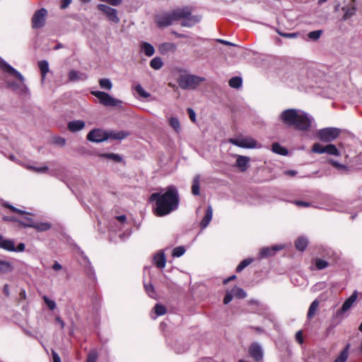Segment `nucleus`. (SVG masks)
<instances>
[{
    "label": "nucleus",
    "mask_w": 362,
    "mask_h": 362,
    "mask_svg": "<svg viewBox=\"0 0 362 362\" xmlns=\"http://www.w3.org/2000/svg\"><path fill=\"white\" fill-rule=\"evenodd\" d=\"M149 201L154 203L153 212L157 216H164L177 209L179 204V195L174 186H169L164 193L151 194Z\"/></svg>",
    "instance_id": "f257e3e1"
},
{
    "label": "nucleus",
    "mask_w": 362,
    "mask_h": 362,
    "mask_svg": "<svg viewBox=\"0 0 362 362\" xmlns=\"http://www.w3.org/2000/svg\"><path fill=\"white\" fill-rule=\"evenodd\" d=\"M280 121L287 127L305 132L311 127L313 120L308 113L298 109H287L279 116Z\"/></svg>",
    "instance_id": "f03ea898"
},
{
    "label": "nucleus",
    "mask_w": 362,
    "mask_h": 362,
    "mask_svg": "<svg viewBox=\"0 0 362 362\" xmlns=\"http://www.w3.org/2000/svg\"><path fill=\"white\" fill-rule=\"evenodd\" d=\"M129 135V133L125 131H105L100 129H95L88 134L87 139L92 142L100 143L109 139L122 140Z\"/></svg>",
    "instance_id": "7ed1b4c3"
},
{
    "label": "nucleus",
    "mask_w": 362,
    "mask_h": 362,
    "mask_svg": "<svg viewBox=\"0 0 362 362\" xmlns=\"http://www.w3.org/2000/svg\"><path fill=\"white\" fill-rule=\"evenodd\" d=\"M187 11L176 8L170 11H162L156 15L155 22L158 28H163L171 25L174 22L181 20L186 16Z\"/></svg>",
    "instance_id": "20e7f679"
},
{
    "label": "nucleus",
    "mask_w": 362,
    "mask_h": 362,
    "mask_svg": "<svg viewBox=\"0 0 362 362\" xmlns=\"http://www.w3.org/2000/svg\"><path fill=\"white\" fill-rule=\"evenodd\" d=\"M0 69H1L4 72L10 74L11 75L16 77L19 81L21 83V85H17L15 82L6 81V84L8 87L13 88V90H21V91H25L27 90V87L24 83L25 78L23 76L12 67L10 64H8L4 59H0Z\"/></svg>",
    "instance_id": "39448f33"
},
{
    "label": "nucleus",
    "mask_w": 362,
    "mask_h": 362,
    "mask_svg": "<svg viewBox=\"0 0 362 362\" xmlns=\"http://www.w3.org/2000/svg\"><path fill=\"white\" fill-rule=\"evenodd\" d=\"M204 81V78L202 77L186 74L181 75L177 80V83L182 89L192 90L195 89Z\"/></svg>",
    "instance_id": "423d86ee"
},
{
    "label": "nucleus",
    "mask_w": 362,
    "mask_h": 362,
    "mask_svg": "<svg viewBox=\"0 0 362 362\" xmlns=\"http://www.w3.org/2000/svg\"><path fill=\"white\" fill-rule=\"evenodd\" d=\"M90 93L99 100L100 104L106 107L121 106L122 101L113 98L110 94L100 90L91 91Z\"/></svg>",
    "instance_id": "0eeeda50"
},
{
    "label": "nucleus",
    "mask_w": 362,
    "mask_h": 362,
    "mask_svg": "<svg viewBox=\"0 0 362 362\" xmlns=\"http://www.w3.org/2000/svg\"><path fill=\"white\" fill-rule=\"evenodd\" d=\"M341 130L335 127H327L318 130L316 136L322 142L329 143L335 140L340 134Z\"/></svg>",
    "instance_id": "6e6552de"
},
{
    "label": "nucleus",
    "mask_w": 362,
    "mask_h": 362,
    "mask_svg": "<svg viewBox=\"0 0 362 362\" xmlns=\"http://www.w3.org/2000/svg\"><path fill=\"white\" fill-rule=\"evenodd\" d=\"M7 208L10 209L12 212L18 214L21 216L18 218H13V220L18 223H19L20 225L23 226L25 228L29 227L33 228L35 220L31 218L30 214L23 210L18 209L12 205L6 204L5 205Z\"/></svg>",
    "instance_id": "1a4fd4ad"
},
{
    "label": "nucleus",
    "mask_w": 362,
    "mask_h": 362,
    "mask_svg": "<svg viewBox=\"0 0 362 362\" xmlns=\"http://www.w3.org/2000/svg\"><path fill=\"white\" fill-rule=\"evenodd\" d=\"M228 142L243 148H255L257 147V142L252 137L240 136L236 138H230Z\"/></svg>",
    "instance_id": "9d476101"
},
{
    "label": "nucleus",
    "mask_w": 362,
    "mask_h": 362,
    "mask_svg": "<svg viewBox=\"0 0 362 362\" xmlns=\"http://www.w3.org/2000/svg\"><path fill=\"white\" fill-rule=\"evenodd\" d=\"M312 151L319 154L327 153L329 155H333L336 156H340V151L334 144H328L325 146H323L319 143H315L312 147Z\"/></svg>",
    "instance_id": "9b49d317"
},
{
    "label": "nucleus",
    "mask_w": 362,
    "mask_h": 362,
    "mask_svg": "<svg viewBox=\"0 0 362 362\" xmlns=\"http://www.w3.org/2000/svg\"><path fill=\"white\" fill-rule=\"evenodd\" d=\"M47 11L45 8L36 11L32 18V27L34 29L41 28L45 25Z\"/></svg>",
    "instance_id": "f8f14e48"
},
{
    "label": "nucleus",
    "mask_w": 362,
    "mask_h": 362,
    "mask_svg": "<svg viewBox=\"0 0 362 362\" xmlns=\"http://www.w3.org/2000/svg\"><path fill=\"white\" fill-rule=\"evenodd\" d=\"M98 8L100 11L103 12L107 18L115 23L119 22V18L117 16V11L111 8L105 4H98Z\"/></svg>",
    "instance_id": "ddd939ff"
},
{
    "label": "nucleus",
    "mask_w": 362,
    "mask_h": 362,
    "mask_svg": "<svg viewBox=\"0 0 362 362\" xmlns=\"http://www.w3.org/2000/svg\"><path fill=\"white\" fill-rule=\"evenodd\" d=\"M179 10H185L187 11L186 16L181 18V20H182L181 22L182 26L190 28L199 22L198 18L191 16V12L188 8H179Z\"/></svg>",
    "instance_id": "4468645a"
},
{
    "label": "nucleus",
    "mask_w": 362,
    "mask_h": 362,
    "mask_svg": "<svg viewBox=\"0 0 362 362\" xmlns=\"http://www.w3.org/2000/svg\"><path fill=\"white\" fill-rule=\"evenodd\" d=\"M249 354L256 361H259L263 358V350L257 343H253L249 348Z\"/></svg>",
    "instance_id": "2eb2a0df"
},
{
    "label": "nucleus",
    "mask_w": 362,
    "mask_h": 362,
    "mask_svg": "<svg viewBox=\"0 0 362 362\" xmlns=\"http://www.w3.org/2000/svg\"><path fill=\"white\" fill-rule=\"evenodd\" d=\"M88 77L87 74L74 69L71 70L68 74V78L70 82L86 81Z\"/></svg>",
    "instance_id": "dca6fc26"
},
{
    "label": "nucleus",
    "mask_w": 362,
    "mask_h": 362,
    "mask_svg": "<svg viewBox=\"0 0 362 362\" xmlns=\"http://www.w3.org/2000/svg\"><path fill=\"white\" fill-rule=\"evenodd\" d=\"M283 248L282 245H274L272 247H263L259 251L260 258H265L274 255L276 251Z\"/></svg>",
    "instance_id": "f3484780"
},
{
    "label": "nucleus",
    "mask_w": 362,
    "mask_h": 362,
    "mask_svg": "<svg viewBox=\"0 0 362 362\" xmlns=\"http://www.w3.org/2000/svg\"><path fill=\"white\" fill-rule=\"evenodd\" d=\"M236 157V166L240 170V171L245 172L248 168V163L250 158L247 156L240 155H237Z\"/></svg>",
    "instance_id": "a211bd4d"
},
{
    "label": "nucleus",
    "mask_w": 362,
    "mask_h": 362,
    "mask_svg": "<svg viewBox=\"0 0 362 362\" xmlns=\"http://www.w3.org/2000/svg\"><path fill=\"white\" fill-rule=\"evenodd\" d=\"M177 49L175 44L173 42H164L159 45L158 51L161 54H167L169 52H175Z\"/></svg>",
    "instance_id": "6ab92c4d"
},
{
    "label": "nucleus",
    "mask_w": 362,
    "mask_h": 362,
    "mask_svg": "<svg viewBox=\"0 0 362 362\" xmlns=\"http://www.w3.org/2000/svg\"><path fill=\"white\" fill-rule=\"evenodd\" d=\"M0 247L8 251H16L14 242L12 240L4 239L0 234Z\"/></svg>",
    "instance_id": "aec40b11"
},
{
    "label": "nucleus",
    "mask_w": 362,
    "mask_h": 362,
    "mask_svg": "<svg viewBox=\"0 0 362 362\" xmlns=\"http://www.w3.org/2000/svg\"><path fill=\"white\" fill-rule=\"evenodd\" d=\"M212 215H213L212 207L211 205H209L207 206L206 214L200 223V226L202 229L206 228L207 226L209 224V223L212 218Z\"/></svg>",
    "instance_id": "412c9836"
},
{
    "label": "nucleus",
    "mask_w": 362,
    "mask_h": 362,
    "mask_svg": "<svg viewBox=\"0 0 362 362\" xmlns=\"http://www.w3.org/2000/svg\"><path fill=\"white\" fill-rule=\"evenodd\" d=\"M153 261L157 267L163 269L166 264L165 254L163 251L158 252L153 258Z\"/></svg>",
    "instance_id": "4be33fe9"
},
{
    "label": "nucleus",
    "mask_w": 362,
    "mask_h": 362,
    "mask_svg": "<svg viewBox=\"0 0 362 362\" xmlns=\"http://www.w3.org/2000/svg\"><path fill=\"white\" fill-rule=\"evenodd\" d=\"M357 297H358V293L356 291H355L351 294V296L344 302V303L341 306V310L344 312L347 311L353 305L354 302L356 300Z\"/></svg>",
    "instance_id": "5701e85b"
},
{
    "label": "nucleus",
    "mask_w": 362,
    "mask_h": 362,
    "mask_svg": "<svg viewBox=\"0 0 362 362\" xmlns=\"http://www.w3.org/2000/svg\"><path fill=\"white\" fill-rule=\"evenodd\" d=\"M85 127V122L82 120H74L68 124V129L72 132H76L83 129Z\"/></svg>",
    "instance_id": "b1692460"
},
{
    "label": "nucleus",
    "mask_w": 362,
    "mask_h": 362,
    "mask_svg": "<svg viewBox=\"0 0 362 362\" xmlns=\"http://www.w3.org/2000/svg\"><path fill=\"white\" fill-rule=\"evenodd\" d=\"M140 48L142 52L145 54L147 57H151L155 53V49L153 46L147 42H143L140 45Z\"/></svg>",
    "instance_id": "393cba45"
},
{
    "label": "nucleus",
    "mask_w": 362,
    "mask_h": 362,
    "mask_svg": "<svg viewBox=\"0 0 362 362\" xmlns=\"http://www.w3.org/2000/svg\"><path fill=\"white\" fill-rule=\"evenodd\" d=\"M200 182H201V175H196L192 180V193L193 195L198 196L200 194Z\"/></svg>",
    "instance_id": "a878e982"
},
{
    "label": "nucleus",
    "mask_w": 362,
    "mask_h": 362,
    "mask_svg": "<svg viewBox=\"0 0 362 362\" xmlns=\"http://www.w3.org/2000/svg\"><path fill=\"white\" fill-rule=\"evenodd\" d=\"M33 228L37 232H45L49 230L52 228V224L49 222H40L35 221Z\"/></svg>",
    "instance_id": "bb28decb"
},
{
    "label": "nucleus",
    "mask_w": 362,
    "mask_h": 362,
    "mask_svg": "<svg viewBox=\"0 0 362 362\" xmlns=\"http://www.w3.org/2000/svg\"><path fill=\"white\" fill-rule=\"evenodd\" d=\"M342 11H344L342 18L346 21L356 14V7L354 4H351L349 7H343Z\"/></svg>",
    "instance_id": "cd10ccee"
},
{
    "label": "nucleus",
    "mask_w": 362,
    "mask_h": 362,
    "mask_svg": "<svg viewBox=\"0 0 362 362\" xmlns=\"http://www.w3.org/2000/svg\"><path fill=\"white\" fill-rule=\"evenodd\" d=\"M38 66H39V69L40 70L41 75H42V82L43 83L45 79L46 74L49 71V64H48L47 61L42 60L38 62Z\"/></svg>",
    "instance_id": "c85d7f7f"
},
{
    "label": "nucleus",
    "mask_w": 362,
    "mask_h": 362,
    "mask_svg": "<svg viewBox=\"0 0 362 362\" xmlns=\"http://www.w3.org/2000/svg\"><path fill=\"white\" fill-rule=\"evenodd\" d=\"M350 344H348L345 348L341 351L334 362H346L349 356V351Z\"/></svg>",
    "instance_id": "c756f323"
},
{
    "label": "nucleus",
    "mask_w": 362,
    "mask_h": 362,
    "mask_svg": "<svg viewBox=\"0 0 362 362\" xmlns=\"http://www.w3.org/2000/svg\"><path fill=\"white\" fill-rule=\"evenodd\" d=\"M13 269V266L9 262L0 260V273H8L12 272Z\"/></svg>",
    "instance_id": "7c9ffc66"
},
{
    "label": "nucleus",
    "mask_w": 362,
    "mask_h": 362,
    "mask_svg": "<svg viewBox=\"0 0 362 362\" xmlns=\"http://www.w3.org/2000/svg\"><path fill=\"white\" fill-rule=\"evenodd\" d=\"M272 150L274 153L279 154V155L286 156L288 154L287 149L284 148L283 146H281L278 143H274L272 144Z\"/></svg>",
    "instance_id": "2f4dec72"
},
{
    "label": "nucleus",
    "mask_w": 362,
    "mask_h": 362,
    "mask_svg": "<svg viewBox=\"0 0 362 362\" xmlns=\"http://www.w3.org/2000/svg\"><path fill=\"white\" fill-rule=\"evenodd\" d=\"M308 244L307 238L304 237H300L296 241V247L300 251H303Z\"/></svg>",
    "instance_id": "473e14b6"
},
{
    "label": "nucleus",
    "mask_w": 362,
    "mask_h": 362,
    "mask_svg": "<svg viewBox=\"0 0 362 362\" xmlns=\"http://www.w3.org/2000/svg\"><path fill=\"white\" fill-rule=\"evenodd\" d=\"M163 66V62L159 57H154L150 62V66L155 70H159Z\"/></svg>",
    "instance_id": "72a5a7b5"
},
{
    "label": "nucleus",
    "mask_w": 362,
    "mask_h": 362,
    "mask_svg": "<svg viewBox=\"0 0 362 362\" xmlns=\"http://www.w3.org/2000/svg\"><path fill=\"white\" fill-rule=\"evenodd\" d=\"M319 307V302L317 300H315L310 305V308L308 309V317L309 319H311L314 317V315L316 314V311L318 309Z\"/></svg>",
    "instance_id": "f704fd0d"
},
{
    "label": "nucleus",
    "mask_w": 362,
    "mask_h": 362,
    "mask_svg": "<svg viewBox=\"0 0 362 362\" xmlns=\"http://www.w3.org/2000/svg\"><path fill=\"white\" fill-rule=\"evenodd\" d=\"M229 86L234 88H238L242 86L243 80L239 76H235L229 80Z\"/></svg>",
    "instance_id": "c9c22d12"
},
{
    "label": "nucleus",
    "mask_w": 362,
    "mask_h": 362,
    "mask_svg": "<svg viewBox=\"0 0 362 362\" xmlns=\"http://www.w3.org/2000/svg\"><path fill=\"white\" fill-rule=\"evenodd\" d=\"M231 291L233 296L238 298H245L247 296L246 292L241 288L235 286Z\"/></svg>",
    "instance_id": "e433bc0d"
},
{
    "label": "nucleus",
    "mask_w": 362,
    "mask_h": 362,
    "mask_svg": "<svg viewBox=\"0 0 362 362\" xmlns=\"http://www.w3.org/2000/svg\"><path fill=\"white\" fill-rule=\"evenodd\" d=\"M100 156L103 157V158H106L108 159H112L117 163H119L122 160V158L119 155L114 153H102V154H100Z\"/></svg>",
    "instance_id": "4c0bfd02"
},
{
    "label": "nucleus",
    "mask_w": 362,
    "mask_h": 362,
    "mask_svg": "<svg viewBox=\"0 0 362 362\" xmlns=\"http://www.w3.org/2000/svg\"><path fill=\"white\" fill-rule=\"evenodd\" d=\"M99 85L101 88L110 90L112 88V83L109 78H100Z\"/></svg>",
    "instance_id": "58836bf2"
},
{
    "label": "nucleus",
    "mask_w": 362,
    "mask_h": 362,
    "mask_svg": "<svg viewBox=\"0 0 362 362\" xmlns=\"http://www.w3.org/2000/svg\"><path fill=\"white\" fill-rule=\"evenodd\" d=\"M328 162L339 171L345 172L348 170L346 165L341 164L333 159H329Z\"/></svg>",
    "instance_id": "ea45409f"
},
{
    "label": "nucleus",
    "mask_w": 362,
    "mask_h": 362,
    "mask_svg": "<svg viewBox=\"0 0 362 362\" xmlns=\"http://www.w3.org/2000/svg\"><path fill=\"white\" fill-rule=\"evenodd\" d=\"M169 124L177 133L180 132V124L177 117H170L169 119Z\"/></svg>",
    "instance_id": "a19ab883"
},
{
    "label": "nucleus",
    "mask_w": 362,
    "mask_h": 362,
    "mask_svg": "<svg viewBox=\"0 0 362 362\" xmlns=\"http://www.w3.org/2000/svg\"><path fill=\"white\" fill-rule=\"evenodd\" d=\"M253 262L252 258H247L243 260L237 267L236 272H240Z\"/></svg>",
    "instance_id": "79ce46f5"
},
{
    "label": "nucleus",
    "mask_w": 362,
    "mask_h": 362,
    "mask_svg": "<svg viewBox=\"0 0 362 362\" xmlns=\"http://www.w3.org/2000/svg\"><path fill=\"white\" fill-rule=\"evenodd\" d=\"M28 169L33 170L37 173H46L48 172L49 168L46 165H43L42 167H35L33 165H27L26 167Z\"/></svg>",
    "instance_id": "37998d69"
},
{
    "label": "nucleus",
    "mask_w": 362,
    "mask_h": 362,
    "mask_svg": "<svg viewBox=\"0 0 362 362\" xmlns=\"http://www.w3.org/2000/svg\"><path fill=\"white\" fill-rule=\"evenodd\" d=\"M135 90L141 98H147L150 96V94L147 93L140 84H137L135 86Z\"/></svg>",
    "instance_id": "c03bdc74"
},
{
    "label": "nucleus",
    "mask_w": 362,
    "mask_h": 362,
    "mask_svg": "<svg viewBox=\"0 0 362 362\" xmlns=\"http://www.w3.org/2000/svg\"><path fill=\"white\" fill-rule=\"evenodd\" d=\"M185 252V248L183 246H179L173 249V256L175 257H180Z\"/></svg>",
    "instance_id": "a18cd8bd"
},
{
    "label": "nucleus",
    "mask_w": 362,
    "mask_h": 362,
    "mask_svg": "<svg viewBox=\"0 0 362 362\" xmlns=\"http://www.w3.org/2000/svg\"><path fill=\"white\" fill-rule=\"evenodd\" d=\"M97 358L98 352L96 350L93 349L88 353L86 362H96Z\"/></svg>",
    "instance_id": "49530a36"
},
{
    "label": "nucleus",
    "mask_w": 362,
    "mask_h": 362,
    "mask_svg": "<svg viewBox=\"0 0 362 362\" xmlns=\"http://www.w3.org/2000/svg\"><path fill=\"white\" fill-rule=\"evenodd\" d=\"M42 298L49 310H53L56 308L57 305L54 300L49 299L47 296H44Z\"/></svg>",
    "instance_id": "de8ad7c7"
},
{
    "label": "nucleus",
    "mask_w": 362,
    "mask_h": 362,
    "mask_svg": "<svg viewBox=\"0 0 362 362\" xmlns=\"http://www.w3.org/2000/svg\"><path fill=\"white\" fill-rule=\"evenodd\" d=\"M144 287H145V290H146V293L151 298L156 297V293L154 291V288L151 284H145Z\"/></svg>",
    "instance_id": "09e8293b"
},
{
    "label": "nucleus",
    "mask_w": 362,
    "mask_h": 362,
    "mask_svg": "<svg viewBox=\"0 0 362 362\" xmlns=\"http://www.w3.org/2000/svg\"><path fill=\"white\" fill-rule=\"evenodd\" d=\"M322 33V31L320 30H314V31L310 32L308 35L310 40H317L320 37Z\"/></svg>",
    "instance_id": "8fccbe9b"
},
{
    "label": "nucleus",
    "mask_w": 362,
    "mask_h": 362,
    "mask_svg": "<svg viewBox=\"0 0 362 362\" xmlns=\"http://www.w3.org/2000/svg\"><path fill=\"white\" fill-rule=\"evenodd\" d=\"M154 309L157 315H163L166 313L165 307L160 304H156Z\"/></svg>",
    "instance_id": "3c124183"
},
{
    "label": "nucleus",
    "mask_w": 362,
    "mask_h": 362,
    "mask_svg": "<svg viewBox=\"0 0 362 362\" xmlns=\"http://www.w3.org/2000/svg\"><path fill=\"white\" fill-rule=\"evenodd\" d=\"M327 265L328 263L325 260H322L321 259H317L315 260V266L318 269H323L326 268Z\"/></svg>",
    "instance_id": "603ef678"
},
{
    "label": "nucleus",
    "mask_w": 362,
    "mask_h": 362,
    "mask_svg": "<svg viewBox=\"0 0 362 362\" xmlns=\"http://www.w3.org/2000/svg\"><path fill=\"white\" fill-rule=\"evenodd\" d=\"M233 293H232V291H227L226 293V296L223 298V303L224 304H228L229 303L233 298Z\"/></svg>",
    "instance_id": "864d4df0"
},
{
    "label": "nucleus",
    "mask_w": 362,
    "mask_h": 362,
    "mask_svg": "<svg viewBox=\"0 0 362 362\" xmlns=\"http://www.w3.org/2000/svg\"><path fill=\"white\" fill-rule=\"evenodd\" d=\"M296 340L298 341L300 344H302L303 343V332L302 331H298L296 334Z\"/></svg>",
    "instance_id": "5fc2aeb1"
},
{
    "label": "nucleus",
    "mask_w": 362,
    "mask_h": 362,
    "mask_svg": "<svg viewBox=\"0 0 362 362\" xmlns=\"http://www.w3.org/2000/svg\"><path fill=\"white\" fill-rule=\"evenodd\" d=\"M279 34L281 35L282 37H286V38H296L298 36V33H283L279 32Z\"/></svg>",
    "instance_id": "6e6d98bb"
},
{
    "label": "nucleus",
    "mask_w": 362,
    "mask_h": 362,
    "mask_svg": "<svg viewBox=\"0 0 362 362\" xmlns=\"http://www.w3.org/2000/svg\"><path fill=\"white\" fill-rule=\"evenodd\" d=\"M187 112L189 113V117L190 119L193 122H194L195 119H196V114H195L194 111L192 108H188Z\"/></svg>",
    "instance_id": "4d7b16f0"
},
{
    "label": "nucleus",
    "mask_w": 362,
    "mask_h": 362,
    "mask_svg": "<svg viewBox=\"0 0 362 362\" xmlns=\"http://www.w3.org/2000/svg\"><path fill=\"white\" fill-rule=\"evenodd\" d=\"M52 359H53V362H61V358L59 357V356L58 355V354L52 350Z\"/></svg>",
    "instance_id": "13d9d810"
},
{
    "label": "nucleus",
    "mask_w": 362,
    "mask_h": 362,
    "mask_svg": "<svg viewBox=\"0 0 362 362\" xmlns=\"http://www.w3.org/2000/svg\"><path fill=\"white\" fill-rule=\"evenodd\" d=\"M71 3V0H62L60 8L62 9H65L70 5Z\"/></svg>",
    "instance_id": "bf43d9fd"
},
{
    "label": "nucleus",
    "mask_w": 362,
    "mask_h": 362,
    "mask_svg": "<svg viewBox=\"0 0 362 362\" xmlns=\"http://www.w3.org/2000/svg\"><path fill=\"white\" fill-rule=\"evenodd\" d=\"M62 265L57 262H55L54 264L52 265V269L54 271H59L62 269Z\"/></svg>",
    "instance_id": "052dcab7"
},
{
    "label": "nucleus",
    "mask_w": 362,
    "mask_h": 362,
    "mask_svg": "<svg viewBox=\"0 0 362 362\" xmlns=\"http://www.w3.org/2000/svg\"><path fill=\"white\" fill-rule=\"evenodd\" d=\"M172 34L174 35L176 37H179V38H181V37L186 38L188 37L187 35L181 34L176 31H172Z\"/></svg>",
    "instance_id": "680f3d73"
},
{
    "label": "nucleus",
    "mask_w": 362,
    "mask_h": 362,
    "mask_svg": "<svg viewBox=\"0 0 362 362\" xmlns=\"http://www.w3.org/2000/svg\"><path fill=\"white\" fill-rule=\"evenodd\" d=\"M56 322H57L59 325L62 329H64L65 323L59 317H57L55 318Z\"/></svg>",
    "instance_id": "e2e57ef3"
},
{
    "label": "nucleus",
    "mask_w": 362,
    "mask_h": 362,
    "mask_svg": "<svg viewBox=\"0 0 362 362\" xmlns=\"http://www.w3.org/2000/svg\"><path fill=\"white\" fill-rule=\"evenodd\" d=\"M296 204L300 206H309L310 204L305 202L296 201Z\"/></svg>",
    "instance_id": "0e129e2a"
},
{
    "label": "nucleus",
    "mask_w": 362,
    "mask_h": 362,
    "mask_svg": "<svg viewBox=\"0 0 362 362\" xmlns=\"http://www.w3.org/2000/svg\"><path fill=\"white\" fill-rule=\"evenodd\" d=\"M218 42H219L221 44L228 45V46H235V44H233L229 41L224 40H218Z\"/></svg>",
    "instance_id": "69168bd1"
},
{
    "label": "nucleus",
    "mask_w": 362,
    "mask_h": 362,
    "mask_svg": "<svg viewBox=\"0 0 362 362\" xmlns=\"http://www.w3.org/2000/svg\"><path fill=\"white\" fill-rule=\"evenodd\" d=\"M24 250H25V244L24 243L18 244L17 247L16 248V251H18V252H23Z\"/></svg>",
    "instance_id": "338daca9"
},
{
    "label": "nucleus",
    "mask_w": 362,
    "mask_h": 362,
    "mask_svg": "<svg viewBox=\"0 0 362 362\" xmlns=\"http://www.w3.org/2000/svg\"><path fill=\"white\" fill-rule=\"evenodd\" d=\"M296 173L295 170H286L284 172V174L288 176H295Z\"/></svg>",
    "instance_id": "774afa93"
}]
</instances>
